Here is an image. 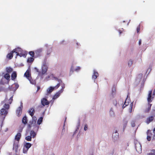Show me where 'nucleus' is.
Listing matches in <instances>:
<instances>
[{
	"label": "nucleus",
	"mask_w": 155,
	"mask_h": 155,
	"mask_svg": "<svg viewBox=\"0 0 155 155\" xmlns=\"http://www.w3.org/2000/svg\"><path fill=\"white\" fill-rule=\"evenodd\" d=\"M54 78L56 80L58 81L59 83L55 87H50L47 90V92L48 94H50L54 89H57L60 86V83L62 82V80L61 79H59L56 77H54Z\"/></svg>",
	"instance_id": "nucleus-1"
},
{
	"label": "nucleus",
	"mask_w": 155,
	"mask_h": 155,
	"mask_svg": "<svg viewBox=\"0 0 155 155\" xmlns=\"http://www.w3.org/2000/svg\"><path fill=\"white\" fill-rule=\"evenodd\" d=\"M16 51L15 52V53L16 54V56H19L20 57H26L27 55L26 53H23V52H21L20 53H19V52L21 50V49L20 48H16Z\"/></svg>",
	"instance_id": "nucleus-2"
},
{
	"label": "nucleus",
	"mask_w": 155,
	"mask_h": 155,
	"mask_svg": "<svg viewBox=\"0 0 155 155\" xmlns=\"http://www.w3.org/2000/svg\"><path fill=\"white\" fill-rule=\"evenodd\" d=\"M41 103L43 106L48 105L49 104V102L45 98H43L41 99Z\"/></svg>",
	"instance_id": "nucleus-3"
},
{
	"label": "nucleus",
	"mask_w": 155,
	"mask_h": 155,
	"mask_svg": "<svg viewBox=\"0 0 155 155\" xmlns=\"http://www.w3.org/2000/svg\"><path fill=\"white\" fill-rule=\"evenodd\" d=\"M16 49H14L10 53H8L6 56L7 58L9 59H11L13 57V54L14 53H15Z\"/></svg>",
	"instance_id": "nucleus-4"
},
{
	"label": "nucleus",
	"mask_w": 155,
	"mask_h": 155,
	"mask_svg": "<svg viewBox=\"0 0 155 155\" xmlns=\"http://www.w3.org/2000/svg\"><path fill=\"white\" fill-rule=\"evenodd\" d=\"M30 71L29 70H27L25 73L24 74V75L25 77H26L29 80L30 82L31 83L33 84V83H32L31 81V77H30V73H29Z\"/></svg>",
	"instance_id": "nucleus-5"
},
{
	"label": "nucleus",
	"mask_w": 155,
	"mask_h": 155,
	"mask_svg": "<svg viewBox=\"0 0 155 155\" xmlns=\"http://www.w3.org/2000/svg\"><path fill=\"white\" fill-rule=\"evenodd\" d=\"M154 119V117L151 116L147 118L146 121V122L147 124H149L150 122L152 121Z\"/></svg>",
	"instance_id": "nucleus-6"
},
{
	"label": "nucleus",
	"mask_w": 155,
	"mask_h": 155,
	"mask_svg": "<svg viewBox=\"0 0 155 155\" xmlns=\"http://www.w3.org/2000/svg\"><path fill=\"white\" fill-rule=\"evenodd\" d=\"M128 123V121L126 119H124L123 120L122 122V124L123 125V130H124L126 127L127 124Z\"/></svg>",
	"instance_id": "nucleus-7"
},
{
	"label": "nucleus",
	"mask_w": 155,
	"mask_h": 155,
	"mask_svg": "<svg viewBox=\"0 0 155 155\" xmlns=\"http://www.w3.org/2000/svg\"><path fill=\"white\" fill-rule=\"evenodd\" d=\"M35 112V110L33 108H30L28 111V113L31 117H32L33 116Z\"/></svg>",
	"instance_id": "nucleus-8"
},
{
	"label": "nucleus",
	"mask_w": 155,
	"mask_h": 155,
	"mask_svg": "<svg viewBox=\"0 0 155 155\" xmlns=\"http://www.w3.org/2000/svg\"><path fill=\"white\" fill-rule=\"evenodd\" d=\"M98 76L99 74L98 73L97 71L94 70V71L93 75H92V78L94 79V80H95Z\"/></svg>",
	"instance_id": "nucleus-9"
},
{
	"label": "nucleus",
	"mask_w": 155,
	"mask_h": 155,
	"mask_svg": "<svg viewBox=\"0 0 155 155\" xmlns=\"http://www.w3.org/2000/svg\"><path fill=\"white\" fill-rule=\"evenodd\" d=\"M42 49L40 48L35 51V53L37 56H40L41 55V53L42 52Z\"/></svg>",
	"instance_id": "nucleus-10"
},
{
	"label": "nucleus",
	"mask_w": 155,
	"mask_h": 155,
	"mask_svg": "<svg viewBox=\"0 0 155 155\" xmlns=\"http://www.w3.org/2000/svg\"><path fill=\"white\" fill-rule=\"evenodd\" d=\"M21 137V134L20 133H18L15 137V140L18 142Z\"/></svg>",
	"instance_id": "nucleus-11"
},
{
	"label": "nucleus",
	"mask_w": 155,
	"mask_h": 155,
	"mask_svg": "<svg viewBox=\"0 0 155 155\" xmlns=\"http://www.w3.org/2000/svg\"><path fill=\"white\" fill-rule=\"evenodd\" d=\"M61 92L60 91H58L55 94L53 97V99L55 100L58 98L60 95V94L61 93Z\"/></svg>",
	"instance_id": "nucleus-12"
},
{
	"label": "nucleus",
	"mask_w": 155,
	"mask_h": 155,
	"mask_svg": "<svg viewBox=\"0 0 155 155\" xmlns=\"http://www.w3.org/2000/svg\"><path fill=\"white\" fill-rule=\"evenodd\" d=\"M17 73L16 71H14L11 75V78L12 80L14 81L17 77Z\"/></svg>",
	"instance_id": "nucleus-13"
},
{
	"label": "nucleus",
	"mask_w": 155,
	"mask_h": 155,
	"mask_svg": "<svg viewBox=\"0 0 155 155\" xmlns=\"http://www.w3.org/2000/svg\"><path fill=\"white\" fill-rule=\"evenodd\" d=\"M152 94V91H149L148 95V97L147 98V101L148 102H151L152 101L151 100V95Z\"/></svg>",
	"instance_id": "nucleus-14"
},
{
	"label": "nucleus",
	"mask_w": 155,
	"mask_h": 155,
	"mask_svg": "<svg viewBox=\"0 0 155 155\" xmlns=\"http://www.w3.org/2000/svg\"><path fill=\"white\" fill-rule=\"evenodd\" d=\"M22 108L21 107H18L16 110V114L18 116H20L22 113Z\"/></svg>",
	"instance_id": "nucleus-15"
},
{
	"label": "nucleus",
	"mask_w": 155,
	"mask_h": 155,
	"mask_svg": "<svg viewBox=\"0 0 155 155\" xmlns=\"http://www.w3.org/2000/svg\"><path fill=\"white\" fill-rule=\"evenodd\" d=\"M6 71L7 73H11L13 71V69L11 67H7L6 68Z\"/></svg>",
	"instance_id": "nucleus-16"
},
{
	"label": "nucleus",
	"mask_w": 155,
	"mask_h": 155,
	"mask_svg": "<svg viewBox=\"0 0 155 155\" xmlns=\"http://www.w3.org/2000/svg\"><path fill=\"white\" fill-rule=\"evenodd\" d=\"M8 113L7 111L3 108L1 110V114L2 115H6Z\"/></svg>",
	"instance_id": "nucleus-17"
},
{
	"label": "nucleus",
	"mask_w": 155,
	"mask_h": 155,
	"mask_svg": "<svg viewBox=\"0 0 155 155\" xmlns=\"http://www.w3.org/2000/svg\"><path fill=\"white\" fill-rule=\"evenodd\" d=\"M19 84L16 83H15L12 85V87L14 88V90L15 91L19 87Z\"/></svg>",
	"instance_id": "nucleus-18"
},
{
	"label": "nucleus",
	"mask_w": 155,
	"mask_h": 155,
	"mask_svg": "<svg viewBox=\"0 0 155 155\" xmlns=\"http://www.w3.org/2000/svg\"><path fill=\"white\" fill-rule=\"evenodd\" d=\"M60 85H61V89L59 91H60L62 93L64 89L65 88V84L62 82L60 83Z\"/></svg>",
	"instance_id": "nucleus-19"
},
{
	"label": "nucleus",
	"mask_w": 155,
	"mask_h": 155,
	"mask_svg": "<svg viewBox=\"0 0 155 155\" xmlns=\"http://www.w3.org/2000/svg\"><path fill=\"white\" fill-rule=\"evenodd\" d=\"M147 135V139L148 141H150L151 140V136L152 135V134L151 133H149V132H148Z\"/></svg>",
	"instance_id": "nucleus-20"
},
{
	"label": "nucleus",
	"mask_w": 155,
	"mask_h": 155,
	"mask_svg": "<svg viewBox=\"0 0 155 155\" xmlns=\"http://www.w3.org/2000/svg\"><path fill=\"white\" fill-rule=\"evenodd\" d=\"M4 78L7 80L9 81L10 78V75L9 74L6 73L4 75Z\"/></svg>",
	"instance_id": "nucleus-21"
},
{
	"label": "nucleus",
	"mask_w": 155,
	"mask_h": 155,
	"mask_svg": "<svg viewBox=\"0 0 155 155\" xmlns=\"http://www.w3.org/2000/svg\"><path fill=\"white\" fill-rule=\"evenodd\" d=\"M22 122L24 124H26L27 123V120L26 116H24L22 118Z\"/></svg>",
	"instance_id": "nucleus-22"
},
{
	"label": "nucleus",
	"mask_w": 155,
	"mask_h": 155,
	"mask_svg": "<svg viewBox=\"0 0 155 155\" xmlns=\"http://www.w3.org/2000/svg\"><path fill=\"white\" fill-rule=\"evenodd\" d=\"M34 59L33 57H30L28 58L27 62L29 63H32L34 61Z\"/></svg>",
	"instance_id": "nucleus-23"
},
{
	"label": "nucleus",
	"mask_w": 155,
	"mask_h": 155,
	"mask_svg": "<svg viewBox=\"0 0 155 155\" xmlns=\"http://www.w3.org/2000/svg\"><path fill=\"white\" fill-rule=\"evenodd\" d=\"M18 143H14L13 146V149H15L16 151H17L18 150Z\"/></svg>",
	"instance_id": "nucleus-24"
},
{
	"label": "nucleus",
	"mask_w": 155,
	"mask_h": 155,
	"mask_svg": "<svg viewBox=\"0 0 155 155\" xmlns=\"http://www.w3.org/2000/svg\"><path fill=\"white\" fill-rule=\"evenodd\" d=\"M42 120H43V117H40L37 121L38 124L39 125H40V124H41V123L42 122Z\"/></svg>",
	"instance_id": "nucleus-25"
},
{
	"label": "nucleus",
	"mask_w": 155,
	"mask_h": 155,
	"mask_svg": "<svg viewBox=\"0 0 155 155\" xmlns=\"http://www.w3.org/2000/svg\"><path fill=\"white\" fill-rule=\"evenodd\" d=\"M36 134L34 131H31L30 132V135L31 137H33L34 138L36 136Z\"/></svg>",
	"instance_id": "nucleus-26"
},
{
	"label": "nucleus",
	"mask_w": 155,
	"mask_h": 155,
	"mask_svg": "<svg viewBox=\"0 0 155 155\" xmlns=\"http://www.w3.org/2000/svg\"><path fill=\"white\" fill-rule=\"evenodd\" d=\"M47 71V68H43L42 70L41 73L42 74H44L46 73Z\"/></svg>",
	"instance_id": "nucleus-27"
},
{
	"label": "nucleus",
	"mask_w": 155,
	"mask_h": 155,
	"mask_svg": "<svg viewBox=\"0 0 155 155\" xmlns=\"http://www.w3.org/2000/svg\"><path fill=\"white\" fill-rule=\"evenodd\" d=\"M31 146V144L29 143H26L25 145V147L27 148V150Z\"/></svg>",
	"instance_id": "nucleus-28"
},
{
	"label": "nucleus",
	"mask_w": 155,
	"mask_h": 155,
	"mask_svg": "<svg viewBox=\"0 0 155 155\" xmlns=\"http://www.w3.org/2000/svg\"><path fill=\"white\" fill-rule=\"evenodd\" d=\"M127 99L125 101L124 103V104L122 106V107L123 108H124L126 106H127L129 104V103L128 102H127Z\"/></svg>",
	"instance_id": "nucleus-29"
},
{
	"label": "nucleus",
	"mask_w": 155,
	"mask_h": 155,
	"mask_svg": "<svg viewBox=\"0 0 155 155\" xmlns=\"http://www.w3.org/2000/svg\"><path fill=\"white\" fill-rule=\"evenodd\" d=\"M152 152L147 153V155H155V150H151Z\"/></svg>",
	"instance_id": "nucleus-30"
},
{
	"label": "nucleus",
	"mask_w": 155,
	"mask_h": 155,
	"mask_svg": "<svg viewBox=\"0 0 155 155\" xmlns=\"http://www.w3.org/2000/svg\"><path fill=\"white\" fill-rule=\"evenodd\" d=\"M132 107H133V103H131L130 104V107L129 109V111L130 113H131L132 112Z\"/></svg>",
	"instance_id": "nucleus-31"
},
{
	"label": "nucleus",
	"mask_w": 155,
	"mask_h": 155,
	"mask_svg": "<svg viewBox=\"0 0 155 155\" xmlns=\"http://www.w3.org/2000/svg\"><path fill=\"white\" fill-rule=\"evenodd\" d=\"M13 95L10 97L9 100H8V103L9 104H11L13 101Z\"/></svg>",
	"instance_id": "nucleus-32"
},
{
	"label": "nucleus",
	"mask_w": 155,
	"mask_h": 155,
	"mask_svg": "<svg viewBox=\"0 0 155 155\" xmlns=\"http://www.w3.org/2000/svg\"><path fill=\"white\" fill-rule=\"evenodd\" d=\"M29 54L31 55L32 57H33L35 55V53L33 51H30L29 52Z\"/></svg>",
	"instance_id": "nucleus-33"
},
{
	"label": "nucleus",
	"mask_w": 155,
	"mask_h": 155,
	"mask_svg": "<svg viewBox=\"0 0 155 155\" xmlns=\"http://www.w3.org/2000/svg\"><path fill=\"white\" fill-rule=\"evenodd\" d=\"M25 139L28 141H31V136H28L25 137Z\"/></svg>",
	"instance_id": "nucleus-34"
},
{
	"label": "nucleus",
	"mask_w": 155,
	"mask_h": 155,
	"mask_svg": "<svg viewBox=\"0 0 155 155\" xmlns=\"http://www.w3.org/2000/svg\"><path fill=\"white\" fill-rule=\"evenodd\" d=\"M4 107L5 109L8 110L9 108V104H5L4 106Z\"/></svg>",
	"instance_id": "nucleus-35"
},
{
	"label": "nucleus",
	"mask_w": 155,
	"mask_h": 155,
	"mask_svg": "<svg viewBox=\"0 0 155 155\" xmlns=\"http://www.w3.org/2000/svg\"><path fill=\"white\" fill-rule=\"evenodd\" d=\"M133 64V61L131 60H130L128 62V65L130 67Z\"/></svg>",
	"instance_id": "nucleus-36"
},
{
	"label": "nucleus",
	"mask_w": 155,
	"mask_h": 155,
	"mask_svg": "<svg viewBox=\"0 0 155 155\" xmlns=\"http://www.w3.org/2000/svg\"><path fill=\"white\" fill-rule=\"evenodd\" d=\"M131 126L132 127H134L135 126V121H132L131 122Z\"/></svg>",
	"instance_id": "nucleus-37"
},
{
	"label": "nucleus",
	"mask_w": 155,
	"mask_h": 155,
	"mask_svg": "<svg viewBox=\"0 0 155 155\" xmlns=\"http://www.w3.org/2000/svg\"><path fill=\"white\" fill-rule=\"evenodd\" d=\"M152 104H148V107L147 108V112H148L150 110Z\"/></svg>",
	"instance_id": "nucleus-38"
},
{
	"label": "nucleus",
	"mask_w": 155,
	"mask_h": 155,
	"mask_svg": "<svg viewBox=\"0 0 155 155\" xmlns=\"http://www.w3.org/2000/svg\"><path fill=\"white\" fill-rule=\"evenodd\" d=\"M140 31V25H139L137 28V32L138 33Z\"/></svg>",
	"instance_id": "nucleus-39"
},
{
	"label": "nucleus",
	"mask_w": 155,
	"mask_h": 155,
	"mask_svg": "<svg viewBox=\"0 0 155 155\" xmlns=\"http://www.w3.org/2000/svg\"><path fill=\"white\" fill-rule=\"evenodd\" d=\"M87 128H88L87 125V124H85L84 125V130L85 131L87 129Z\"/></svg>",
	"instance_id": "nucleus-40"
},
{
	"label": "nucleus",
	"mask_w": 155,
	"mask_h": 155,
	"mask_svg": "<svg viewBox=\"0 0 155 155\" xmlns=\"http://www.w3.org/2000/svg\"><path fill=\"white\" fill-rule=\"evenodd\" d=\"M80 67L78 66L77 67V68H76L75 71H78V70H79L80 69Z\"/></svg>",
	"instance_id": "nucleus-41"
},
{
	"label": "nucleus",
	"mask_w": 155,
	"mask_h": 155,
	"mask_svg": "<svg viewBox=\"0 0 155 155\" xmlns=\"http://www.w3.org/2000/svg\"><path fill=\"white\" fill-rule=\"evenodd\" d=\"M21 107V108H23V103L22 102H21L20 106V107Z\"/></svg>",
	"instance_id": "nucleus-42"
},
{
	"label": "nucleus",
	"mask_w": 155,
	"mask_h": 155,
	"mask_svg": "<svg viewBox=\"0 0 155 155\" xmlns=\"http://www.w3.org/2000/svg\"><path fill=\"white\" fill-rule=\"evenodd\" d=\"M40 89V87L39 86H37V89L36 92H37Z\"/></svg>",
	"instance_id": "nucleus-43"
},
{
	"label": "nucleus",
	"mask_w": 155,
	"mask_h": 155,
	"mask_svg": "<svg viewBox=\"0 0 155 155\" xmlns=\"http://www.w3.org/2000/svg\"><path fill=\"white\" fill-rule=\"evenodd\" d=\"M141 40H140L139 41V45H141Z\"/></svg>",
	"instance_id": "nucleus-44"
},
{
	"label": "nucleus",
	"mask_w": 155,
	"mask_h": 155,
	"mask_svg": "<svg viewBox=\"0 0 155 155\" xmlns=\"http://www.w3.org/2000/svg\"><path fill=\"white\" fill-rule=\"evenodd\" d=\"M153 139L155 140V133H154V134L153 137Z\"/></svg>",
	"instance_id": "nucleus-45"
},
{
	"label": "nucleus",
	"mask_w": 155,
	"mask_h": 155,
	"mask_svg": "<svg viewBox=\"0 0 155 155\" xmlns=\"http://www.w3.org/2000/svg\"><path fill=\"white\" fill-rule=\"evenodd\" d=\"M114 93H115L114 91H113V89L112 92V94H114Z\"/></svg>",
	"instance_id": "nucleus-46"
},
{
	"label": "nucleus",
	"mask_w": 155,
	"mask_h": 155,
	"mask_svg": "<svg viewBox=\"0 0 155 155\" xmlns=\"http://www.w3.org/2000/svg\"><path fill=\"white\" fill-rule=\"evenodd\" d=\"M153 131L154 134L155 133V127L154 128Z\"/></svg>",
	"instance_id": "nucleus-47"
},
{
	"label": "nucleus",
	"mask_w": 155,
	"mask_h": 155,
	"mask_svg": "<svg viewBox=\"0 0 155 155\" xmlns=\"http://www.w3.org/2000/svg\"><path fill=\"white\" fill-rule=\"evenodd\" d=\"M72 68H73V67H72V66L71 67V71H70L71 72L72 71V72H73V71L72 70Z\"/></svg>",
	"instance_id": "nucleus-48"
},
{
	"label": "nucleus",
	"mask_w": 155,
	"mask_h": 155,
	"mask_svg": "<svg viewBox=\"0 0 155 155\" xmlns=\"http://www.w3.org/2000/svg\"><path fill=\"white\" fill-rule=\"evenodd\" d=\"M22 130L21 129L20 130H19L20 132H22Z\"/></svg>",
	"instance_id": "nucleus-49"
},
{
	"label": "nucleus",
	"mask_w": 155,
	"mask_h": 155,
	"mask_svg": "<svg viewBox=\"0 0 155 155\" xmlns=\"http://www.w3.org/2000/svg\"><path fill=\"white\" fill-rule=\"evenodd\" d=\"M119 32H120V33H121L122 32H121V31H120V30L119 31Z\"/></svg>",
	"instance_id": "nucleus-50"
},
{
	"label": "nucleus",
	"mask_w": 155,
	"mask_h": 155,
	"mask_svg": "<svg viewBox=\"0 0 155 155\" xmlns=\"http://www.w3.org/2000/svg\"><path fill=\"white\" fill-rule=\"evenodd\" d=\"M115 133H117V130L115 131Z\"/></svg>",
	"instance_id": "nucleus-51"
},
{
	"label": "nucleus",
	"mask_w": 155,
	"mask_h": 155,
	"mask_svg": "<svg viewBox=\"0 0 155 155\" xmlns=\"http://www.w3.org/2000/svg\"><path fill=\"white\" fill-rule=\"evenodd\" d=\"M117 137H118V134H117Z\"/></svg>",
	"instance_id": "nucleus-52"
},
{
	"label": "nucleus",
	"mask_w": 155,
	"mask_h": 155,
	"mask_svg": "<svg viewBox=\"0 0 155 155\" xmlns=\"http://www.w3.org/2000/svg\"><path fill=\"white\" fill-rule=\"evenodd\" d=\"M50 54V53H48V52H47V54Z\"/></svg>",
	"instance_id": "nucleus-53"
},
{
	"label": "nucleus",
	"mask_w": 155,
	"mask_h": 155,
	"mask_svg": "<svg viewBox=\"0 0 155 155\" xmlns=\"http://www.w3.org/2000/svg\"><path fill=\"white\" fill-rule=\"evenodd\" d=\"M51 76H53V74H52L51 75Z\"/></svg>",
	"instance_id": "nucleus-54"
},
{
	"label": "nucleus",
	"mask_w": 155,
	"mask_h": 155,
	"mask_svg": "<svg viewBox=\"0 0 155 155\" xmlns=\"http://www.w3.org/2000/svg\"><path fill=\"white\" fill-rule=\"evenodd\" d=\"M125 22V21H123V22Z\"/></svg>",
	"instance_id": "nucleus-55"
},
{
	"label": "nucleus",
	"mask_w": 155,
	"mask_h": 155,
	"mask_svg": "<svg viewBox=\"0 0 155 155\" xmlns=\"http://www.w3.org/2000/svg\"><path fill=\"white\" fill-rule=\"evenodd\" d=\"M37 72H38V69L37 70Z\"/></svg>",
	"instance_id": "nucleus-56"
},
{
	"label": "nucleus",
	"mask_w": 155,
	"mask_h": 155,
	"mask_svg": "<svg viewBox=\"0 0 155 155\" xmlns=\"http://www.w3.org/2000/svg\"><path fill=\"white\" fill-rule=\"evenodd\" d=\"M113 136H114L113 134V135H112L113 137Z\"/></svg>",
	"instance_id": "nucleus-57"
},
{
	"label": "nucleus",
	"mask_w": 155,
	"mask_h": 155,
	"mask_svg": "<svg viewBox=\"0 0 155 155\" xmlns=\"http://www.w3.org/2000/svg\"><path fill=\"white\" fill-rule=\"evenodd\" d=\"M2 74H4V73H2Z\"/></svg>",
	"instance_id": "nucleus-58"
},
{
	"label": "nucleus",
	"mask_w": 155,
	"mask_h": 155,
	"mask_svg": "<svg viewBox=\"0 0 155 155\" xmlns=\"http://www.w3.org/2000/svg\"><path fill=\"white\" fill-rule=\"evenodd\" d=\"M154 91H155V90H154Z\"/></svg>",
	"instance_id": "nucleus-59"
}]
</instances>
